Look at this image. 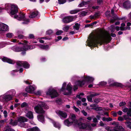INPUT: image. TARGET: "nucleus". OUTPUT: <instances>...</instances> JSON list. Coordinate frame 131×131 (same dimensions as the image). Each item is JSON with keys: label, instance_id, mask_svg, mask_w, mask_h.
<instances>
[{"label": "nucleus", "instance_id": "1", "mask_svg": "<svg viewBox=\"0 0 131 131\" xmlns=\"http://www.w3.org/2000/svg\"><path fill=\"white\" fill-rule=\"evenodd\" d=\"M111 37L108 34L102 33L97 35L92 41L91 39V46L100 42H108L111 40Z\"/></svg>", "mask_w": 131, "mask_h": 131}, {"label": "nucleus", "instance_id": "2", "mask_svg": "<svg viewBox=\"0 0 131 131\" xmlns=\"http://www.w3.org/2000/svg\"><path fill=\"white\" fill-rule=\"evenodd\" d=\"M5 9L8 10L10 8V14L14 15L18 12V7L16 5L14 4H7L5 5Z\"/></svg>", "mask_w": 131, "mask_h": 131}, {"label": "nucleus", "instance_id": "3", "mask_svg": "<svg viewBox=\"0 0 131 131\" xmlns=\"http://www.w3.org/2000/svg\"><path fill=\"white\" fill-rule=\"evenodd\" d=\"M90 79V78L89 77H86L84 79V80L82 81H78L75 82L73 88V90L74 91L77 90L78 88V86L81 87L85 84V82H88Z\"/></svg>", "mask_w": 131, "mask_h": 131}, {"label": "nucleus", "instance_id": "4", "mask_svg": "<svg viewBox=\"0 0 131 131\" xmlns=\"http://www.w3.org/2000/svg\"><path fill=\"white\" fill-rule=\"evenodd\" d=\"M47 95H50L52 98L55 97L58 95L57 92L53 89L49 90L47 92Z\"/></svg>", "mask_w": 131, "mask_h": 131}, {"label": "nucleus", "instance_id": "5", "mask_svg": "<svg viewBox=\"0 0 131 131\" xmlns=\"http://www.w3.org/2000/svg\"><path fill=\"white\" fill-rule=\"evenodd\" d=\"M69 120L72 122L73 125H77L78 121L76 119V117L75 114L73 113H71L69 118Z\"/></svg>", "mask_w": 131, "mask_h": 131}, {"label": "nucleus", "instance_id": "6", "mask_svg": "<svg viewBox=\"0 0 131 131\" xmlns=\"http://www.w3.org/2000/svg\"><path fill=\"white\" fill-rule=\"evenodd\" d=\"M17 65L18 66H23L24 68L28 69L30 66V65L26 61H19L17 62Z\"/></svg>", "mask_w": 131, "mask_h": 131}, {"label": "nucleus", "instance_id": "7", "mask_svg": "<svg viewBox=\"0 0 131 131\" xmlns=\"http://www.w3.org/2000/svg\"><path fill=\"white\" fill-rule=\"evenodd\" d=\"M15 18H17L19 20H23L25 21L23 23V24H27L29 22V21L28 19H26L25 18V16L23 14L20 15L19 17H18V16L17 15H15L14 16Z\"/></svg>", "mask_w": 131, "mask_h": 131}, {"label": "nucleus", "instance_id": "8", "mask_svg": "<svg viewBox=\"0 0 131 131\" xmlns=\"http://www.w3.org/2000/svg\"><path fill=\"white\" fill-rule=\"evenodd\" d=\"M56 113L61 118L65 119L66 118L67 116V114L62 111L57 110L56 111Z\"/></svg>", "mask_w": 131, "mask_h": 131}, {"label": "nucleus", "instance_id": "9", "mask_svg": "<svg viewBox=\"0 0 131 131\" xmlns=\"http://www.w3.org/2000/svg\"><path fill=\"white\" fill-rule=\"evenodd\" d=\"M35 48V47L32 45L25 46L23 47L17 48H16L18 50L17 51H26L30 49H32Z\"/></svg>", "mask_w": 131, "mask_h": 131}, {"label": "nucleus", "instance_id": "10", "mask_svg": "<svg viewBox=\"0 0 131 131\" xmlns=\"http://www.w3.org/2000/svg\"><path fill=\"white\" fill-rule=\"evenodd\" d=\"M0 98L1 100L4 101H8L12 100V96L10 95L5 94L1 96Z\"/></svg>", "mask_w": 131, "mask_h": 131}, {"label": "nucleus", "instance_id": "11", "mask_svg": "<svg viewBox=\"0 0 131 131\" xmlns=\"http://www.w3.org/2000/svg\"><path fill=\"white\" fill-rule=\"evenodd\" d=\"M77 124L79 128L81 129H89L90 128L89 125L82 123L81 122H80L79 123L78 122Z\"/></svg>", "mask_w": 131, "mask_h": 131}, {"label": "nucleus", "instance_id": "12", "mask_svg": "<svg viewBox=\"0 0 131 131\" xmlns=\"http://www.w3.org/2000/svg\"><path fill=\"white\" fill-rule=\"evenodd\" d=\"M73 18L72 16H68L64 18L62 20L63 22L65 23H68L73 20Z\"/></svg>", "mask_w": 131, "mask_h": 131}, {"label": "nucleus", "instance_id": "13", "mask_svg": "<svg viewBox=\"0 0 131 131\" xmlns=\"http://www.w3.org/2000/svg\"><path fill=\"white\" fill-rule=\"evenodd\" d=\"M8 29V26L7 25L3 23L0 24V31H6Z\"/></svg>", "mask_w": 131, "mask_h": 131}, {"label": "nucleus", "instance_id": "14", "mask_svg": "<svg viewBox=\"0 0 131 131\" xmlns=\"http://www.w3.org/2000/svg\"><path fill=\"white\" fill-rule=\"evenodd\" d=\"M36 88V87L35 86H30L26 88V90L28 92L30 93L34 91Z\"/></svg>", "mask_w": 131, "mask_h": 131}, {"label": "nucleus", "instance_id": "15", "mask_svg": "<svg viewBox=\"0 0 131 131\" xmlns=\"http://www.w3.org/2000/svg\"><path fill=\"white\" fill-rule=\"evenodd\" d=\"M34 109L36 112L38 113H43L45 112L42 107H35Z\"/></svg>", "mask_w": 131, "mask_h": 131}, {"label": "nucleus", "instance_id": "16", "mask_svg": "<svg viewBox=\"0 0 131 131\" xmlns=\"http://www.w3.org/2000/svg\"><path fill=\"white\" fill-rule=\"evenodd\" d=\"M123 6L126 9L130 8V3L129 1H127L124 2L123 4Z\"/></svg>", "mask_w": 131, "mask_h": 131}, {"label": "nucleus", "instance_id": "17", "mask_svg": "<svg viewBox=\"0 0 131 131\" xmlns=\"http://www.w3.org/2000/svg\"><path fill=\"white\" fill-rule=\"evenodd\" d=\"M72 89V87L71 86L70 84L69 83L67 86L66 90L68 92V93H64V95H67L70 94L71 92V91Z\"/></svg>", "mask_w": 131, "mask_h": 131}, {"label": "nucleus", "instance_id": "18", "mask_svg": "<svg viewBox=\"0 0 131 131\" xmlns=\"http://www.w3.org/2000/svg\"><path fill=\"white\" fill-rule=\"evenodd\" d=\"M2 61L5 62H7L9 63L14 64L15 63V61L6 57H4L2 59Z\"/></svg>", "mask_w": 131, "mask_h": 131}, {"label": "nucleus", "instance_id": "19", "mask_svg": "<svg viewBox=\"0 0 131 131\" xmlns=\"http://www.w3.org/2000/svg\"><path fill=\"white\" fill-rule=\"evenodd\" d=\"M64 123L65 125L68 126L73 124L71 121L69 120L68 118L64 121Z\"/></svg>", "mask_w": 131, "mask_h": 131}, {"label": "nucleus", "instance_id": "20", "mask_svg": "<svg viewBox=\"0 0 131 131\" xmlns=\"http://www.w3.org/2000/svg\"><path fill=\"white\" fill-rule=\"evenodd\" d=\"M28 119L25 117H20L18 119V121L20 123L27 122Z\"/></svg>", "mask_w": 131, "mask_h": 131}, {"label": "nucleus", "instance_id": "21", "mask_svg": "<svg viewBox=\"0 0 131 131\" xmlns=\"http://www.w3.org/2000/svg\"><path fill=\"white\" fill-rule=\"evenodd\" d=\"M111 13L113 15V17L114 19H112L111 20V22L112 23H113L114 22V20H115L117 19L118 17L116 15H114V10L113 9H111Z\"/></svg>", "mask_w": 131, "mask_h": 131}, {"label": "nucleus", "instance_id": "22", "mask_svg": "<svg viewBox=\"0 0 131 131\" xmlns=\"http://www.w3.org/2000/svg\"><path fill=\"white\" fill-rule=\"evenodd\" d=\"M38 12L37 11H35L32 12L31 15L29 16L30 18H33L35 17L38 14Z\"/></svg>", "mask_w": 131, "mask_h": 131}, {"label": "nucleus", "instance_id": "23", "mask_svg": "<svg viewBox=\"0 0 131 131\" xmlns=\"http://www.w3.org/2000/svg\"><path fill=\"white\" fill-rule=\"evenodd\" d=\"M36 103H35L38 105H36L35 106H46V104L44 102H38L37 101H36Z\"/></svg>", "mask_w": 131, "mask_h": 131}, {"label": "nucleus", "instance_id": "24", "mask_svg": "<svg viewBox=\"0 0 131 131\" xmlns=\"http://www.w3.org/2000/svg\"><path fill=\"white\" fill-rule=\"evenodd\" d=\"M89 3V2L82 1V2L78 5V6L79 7H81L84 6H86V5L88 4Z\"/></svg>", "mask_w": 131, "mask_h": 131}, {"label": "nucleus", "instance_id": "25", "mask_svg": "<svg viewBox=\"0 0 131 131\" xmlns=\"http://www.w3.org/2000/svg\"><path fill=\"white\" fill-rule=\"evenodd\" d=\"M26 116L30 119H33V116L32 113L30 111H29L28 112L26 115Z\"/></svg>", "mask_w": 131, "mask_h": 131}, {"label": "nucleus", "instance_id": "26", "mask_svg": "<svg viewBox=\"0 0 131 131\" xmlns=\"http://www.w3.org/2000/svg\"><path fill=\"white\" fill-rule=\"evenodd\" d=\"M27 130L28 131H39V129L37 127L29 128Z\"/></svg>", "mask_w": 131, "mask_h": 131}, {"label": "nucleus", "instance_id": "27", "mask_svg": "<svg viewBox=\"0 0 131 131\" xmlns=\"http://www.w3.org/2000/svg\"><path fill=\"white\" fill-rule=\"evenodd\" d=\"M39 47L41 49L46 50L48 49L49 48V46L48 45H40L39 46Z\"/></svg>", "mask_w": 131, "mask_h": 131}, {"label": "nucleus", "instance_id": "28", "mask_svg": "<svg viewBox=\"0 0 131 131\" xmlns=\"http://www.w3.org/2000/svg\"><path fill=\"white\" fill-rule=\"evenodd\" d=\"M102 120L103 121H106L107 122H108L112 121L113 120V119L111 118L110 117L107 118L105 117H103L102 118Z\"/></svg>", "mask_w": 131, "mask_h": 131}, {"label": "nucleus", "instance_id": "29", "mask_svg": "<svg viewBox=\"0 0 131 131\" xmlns=\"http://www.w3.org/2000/svg\"><path fill=\"white\" fill-rule=\"evenodd\" d=\"M52 123L54 127L59 129L60 128V124L54 121Z\"/></svg>", "mask_w": 131, "mask_h": 131}, {"label": "nucleus", "instance_id": "30", "mask_svg": "<svg viewBox=\"0 0 131 131\" xmlns=\"http://www.w3.org/2000/svg\"><path fill=\"white\" fill-rule=\"evenodd\" d=\"M38 119L39 121L42 122L44 121V117L42 115H39L37 116Z\"/></svg>", "mask_w": 131, "mask_h": 131}, {"label": "nucleus", "instance_id": "31", "mask_svg": "<svg viewBox=\"0 0 131 131\" xmlns=\"http://www.w3.org/2000/svg\"><path fill=\"white\" fill-rule=\"evenodd\" d=\"M86 45L90 47V34L89 35L87 41L86 42Z\"/></svg>", "mask_w": 131, "mask_h": 131}, {"label": "nucleus", "instance_id": "32", "mask_svg": "<svg viewBox=\"0 0 131 131\" xmlns=\"http://www.w3.org/2000/svg\"><path fill=\"white\" fill-rule=\"evenodd\" d=\"M125 24L124 23H122L121 24V26L120 27V30H124L127 29L126 27H124Z\"/></svg>", "mask_w": 131, "mask_h": 131}, {"label": "nucleus", "instance_id": "33", "mask_svg": "<svg viewBox=\"0 0 131 131\" xmlns=\"http://www.w3.org/2000/svg\"><path fill=\"white\" fill-rule=\"evenodd\" d=\"M80 11L79 9H75L73 10L70 11V13L71 14L76 13Z\"/></svg>", "mask_w": 131, "mask_h": 131}, {"label": "nucleus", "instance_id": "34", "mask_svg": "<svg viewBox=\"0 0 131 131\" xmlns=\"http://www.w3.org/2000/svg\"><path fill=\"white\" fill-rule=\"evenodd\" d=\"M114 128V129L117 130V131H119L122 128V127L121 126H119L118 125L116 126V127Z\"/></svg>", "mask_w": 131, "mask_h": 131}, {"label": "nucleus", "instance_id": "35", "mask_svg": "<svg viewBox=\"0 0 131 131\" xmlns=\"http://www.w3.org/2000/svg\"><path fill=\"white\" fill-rule=\"evenodd\" d=\"M93 109L95 110L96 111H102V110L103 108L102 107H94Z\"/></svg>", "mask_w": 131, "mask_h": 131}, {"label": "nucleus", "instance_id": "36", "mask_svg": "<svg viewBox=\"0 0 131 131\" xmlns=\"http://www.w3.org/2000/svg\"><path fill=\"white\" fill-rule=\"evenodd\" d=\"M12 120L11 119V121L10 122L9 124L12 125L13 126H15L17 124V121H15L14 122H12Z\"/></svg>", "mask_w": 131, "mask_h": 131}, {"label": "nucleus", "instance_id": "37", "mask_svg": "<svg viewBox=\"0 0 131 131\" xmlns=\"http://www.w3.org/2000/svg\"><path fill=\"white\" fill-rule=\"evenodd\" d=\"M6 36L7 37L9 38H10L12 37L13 35V34L11 33H9L7 34L6 35Z\"/></svg>", "mask_w": 131, "mask_h": 131}, {"label": "nucleus", "instance_id": "38", "mask_svg": "<svg viewBox=\"0 0 131 131\" xmlns=\"http://www.w3.org/2000/svg\"><path fill=\"white\" fill-rule=\"evenodd\" d=\"M106 129L107 131H117L116 130L114 129V128L113 129H112V128L107 127L106 128Z\"/></svg>", "mask_w": 131, "mask_h": 131}, {"label": "nucleus", "instance_id": "39", "mask_svg": "<svg viewBox=\"0 0 131 131\" xmlns=\"http://www.w3.org/2000/svg\"><path fill=\"white\" fill-rule=\"evenodd\" d=\"M58 1L59 4H63L66 2V0H58Z\"/></svg>", "mask_w": 131, "mask_h": 131}, {"label": "nucleus", "instance_id": "40", "mask_svg": "<svg viewBox=\"0 0 131 131\" xmlns=\"http://www.w3.org/2000/svg\"><path fill=\"white\" fill-rule=\"evenodd\" d=\"M69 26H66L64 27L63 29V30L65 31H67L69 30Z\"/></svg>", "mask_w": 131, "mask_h": 131}, {"label": "nucleus", "instance_id": "41", "mask_svg": "<svg viewBox=\"0 0 131 131\" xmlns=\"http://www.w3.org/2000/svg\"><path fill=\"white\" fill-rule=\"evenodd\" d=\"M79 26L78 23H76L74 26V28L75 29L78 30L79 29Z\"/></svg>", "mask_w": 131, "mask_h": 131}, {"label": "nucleus", "instance_id": "42", "mask_svg": "<svg viewBox=\"0 0 131 131\" xmlns=\"http://www.w3.org/2000/svg\"><path fill=\"white\" fill-rule=\"evenodd\" d=\"M125 123L127 124V126L129 127L130 128H131V122H125Z\"/></svg>", "mask_w": 131, "mask_h": 131}, {"label": "nucleus", "instance_id": "43", "mask_svg": "<svg viewBox=\"0 0 131 131\" xmlns=\"http://www.w3.org/2000/svg\"><path fill=\"white\" fill-rule=\"evenodd\" d=\"M66 85V84L65 83H63L61 89V90L62 91H63L65 90V88Z\"/></svg>", "mask_w": 131, "mask_h": 131}, {"label": "nucleus", "instance_id": "44", "mask_svg": "<svg viewBox=\"0 0 131 131\" xmlns=\"http://www.w3.org/2000/svg\"><path fill=\"white\" fill-rule=\"evenodd\" d=\"M86 14L87 13L86 12H82L81 13L80 15L81 16H84L86 15Z\"/></svg>", "mask_w": 131, "mask_h": 131}, {"label": "nucleus", "instance_id": "45", "mask_svg": "<svg viewBox=\"0 0 131 131\" xmlns=\"http://www.w3.org/2000/svg\"><path fill=\"white\" fill-rule=\"evenodd\" d=\"M112 115L114 117H116L117 116V113L115 112H114L113 111L111 112Z\"/></svg>", "mask_w": 131, "mask_h": 131}, {"label": "nucleus", "instance_id": "46", "mask_svg": "<svg viewBox=\"0 0 131 131\" xmlns=\"http://www.w3.org/2000/svg\"><path fill=\"white\" fill-rule=\"evenodd\" d=\"M111 27L112 28V29L111 31L112 32H114L115 29V27L114 26V25H112L111 26Z\"/></svg>", "mask_w": 131, "mask_h": 131}, {"label": "nucleus", "instance_id": "47", "mask_svg": "<svg viewBox=\"0 0 131 131\" xmlns=\"http://www.w3.org/2000/svg\"><path fill=\"white\" fill-rule=\"evenodd\" d=\"M122 111L124 112H127L128 111L129 109L127 107H125L124 108H123L122 107Z\"/></svg>", "mask_w": 131, "mask_h": 131}, {"label": "nucleus", "instance_id": "48", "mask_svg": "<svg viewBox=\"0 0 131 131\" xmlns=\"http://www.w3.org/2000/svg\"><path fill=\"white\" fill-rule=\"evenodd\" d=\"M28 106L26 102H24L22 103L21 105V106Z\"/></svg>", "mask_w": 131, "mask_h": 131}, {"label": "nucleus", "instance_id": "49", "mask_svg": "<svg viewBox=\"0 0 131 131\" xmlns=\"http://www.w3.org/2000/svg\"><path fill=\"white\" fill-rule=\"evenodd\" d=\"M118 120L119 121H124V119L122 116H119L118 118Z\"/></svg>", "mask_w": 131, "mask_h": 131}, {"label": "nucleus", "instance_id": "50", "mask_svg": "<svg viewBox=\"0 0 131 131\" xmlns=\"http://www.w3.org/2000/svg\"><path fill=\"white\" fill-rule=\"evenodd\" d=\"M46 33L47 34L50 35L53 33V31L52 30H49L47 31Z\"/></svg>", "mask_w": 131, "mask_h": 131}, {"label": "nucleus", "instance_id": "51", "mask_svg": "<svg viewBox=\"0 0 131 131\" xmlns=\"http://www.w3.org/2000/svg\"><path fill=\"white\" fill-rule=\"evenodd\" d=\"M63 32L62 30H59L56 33V34L57 35H59L61 34Z\"/></svg>", "mask_w": 131, "mask_h": 131}, {"label": "nucleus", "instance_id": "52", "mask_svg": "<svg viewBox=\"0 0 131 131\" xmlns=\"http://www.w3.org/2000/svg\"><path fill=\"white\" fill-rule=\"evenodd\" d=\"M126 104V103L125 102H121L119 104L120 106H122L125 105Z\"/></svg>", "mask_w": 131, "mask_h": 131}, {"label": "nucleus", "instance_id": "53", "mask_svg": "<svg viewBox=\"0 0 131 131\" xmlns=\"http://www.w3.org/2000/svg\"><path fill=\"white\" fill-rule=\"evenodd\" d=\"M106 84V83L104 81L101 82L100 83V84L102 86L105 85Z\"/></svg>", "mask_w": 131, "mask_h": 131}, {"label": "nucleus", "instance_id": "54", "mask_svg": "<svg viewBox=\"0 0 131 131\" xmlns=\"http://www.w3.org/2000/svg\"><path fill=\"white\" fill-rule=\"evenodd\" d=\"M18 38L20 39H24V37L22 35H19L18 36Z\"/></svg>", "mask_w": 131, "mask_h": 131}, {"label": "nucleus", "instance_id": "55", "mask_svg": "<svg viewBox=\"0 0 131 131\" xmlns=\"http://www.w3.org/2000/svg\"><path fill=\"white\" fill-rule=\"evenodd\" d=\"M93 122L95 123H98V122L97 118L95 117L94 118H93Z\"/></svg>", "mask_w": 131, "mask_h": 131}, {"label": "nucleus", "instance_id": "56", "mask_svg": "<svg viewBox=\"0 0 131 131\" xmlns=\"http://www.w3.org/2000/svg\"><path fill=\"white\" fill-rule=\"evenodd\" d=\"M34 36L33 35L30 34L29 35L28 38H34Z\"/></svg>", "mask_w": 131, "mask_h": 131}, {"label": "nucleus", "instance_id": "57", "mask_svg": "<svg viewBox=\"0 0 131 131\" xmlns=\"http://www.w3.org/2000/svg\"><path fill=\"white\" fill-rule=\"evenodd\" d=\"M74 110L76 112H78L80 111V110L76 107H73Z\"/></svg>", "mask_w": 131, "mask_h": 131}, {"label": "nucleus", "instance_id": "58", "mask_svg": "<svg viewBox=\"0 0 131 131\" xmlns=\"http://www.w3.org/2000/svg\"><path fill=\"white\" fill-rule=\"evenodd\" d=\"M3 113L4 114V116L5 117H6L7 116V113L6 111H4Z\"/></svg>", "mask_w": 131, "mask_h": 131}, {"label": "nucleus", "instance_id": "59", "mask_svg": "<svg viewBox=\"0 0 131 131\" xmlns=\"http://www.w3.org/2000/svg\"><path fill=\"white\" fill-rule=\"evenodd\" d=\"M117 114L119 115H121L122 114V111H119L117 112Z\"/></svg>", "mask_w": 131, "mask_h": 131}, {"label": "nucleus", "instance_id": "60", "mask_svg": "<svg viewBox=\"0 0 131 131\" xmlns=\"http://www.w3.org/2000/svg\"><path fill=\"white\" fill-rule=\"evenodd\" d=\"M82 112L83 114L85 116H86L87 115V113L84 110H83L82 111Z\"/></svg>", "mask_w": 131, "mask_h": 131}, {"label": "nucleus", "instance_id": "61", "mask_svg": "<svg viewBox=\"0 0 131 131\" xmlns=\"http://www.w3.org/2000/svg\"><path fill=\"white\" fill-rule=\"evenodd\" d=\"M100 123V125L102 127L104 126V125L102 121H101Z\"/></svg>", "mask_w": 131, "mask_h": 131}, {"label": "nucleus", "instance_id": "62", "mask_svg": "<svg viewBox=\"0 0 131 131\" xmlns=\"http://www.w3.org/2000/svg\"><path fill=\"white\" fill-rule=\"evenodd\" d=\"M118 123L114 122L113 123H112L111 124L112 125H116V126H117L118 125Z\"/></svg>", "mask_w": 131, "mask_h": 131}, {"label": "nucleus", "instance_id": "63", "mask_svg": "<svg viewBox=\"0 0 131 131\" xmlns=\"http://www.w3.org/2000/svg\"><path fill=\"white\" fill-rule=\"evenodd\" d=\"M123 116L124 118L125 119V120H127V118L128 117L127 115H123Z\"/></svg>", "mask_w": 131, "mask_h": 131}, {"label": "nucleus", "instance_id": "64", "mask_svg": "<svg viewBox=\"0 0 131 131\" xmlns=\"http://www.w3.org/2000/svg\"><path fill=\"white\" fill-rule=\"evenodd\" d=\"M115 29H116L117 31H118L119 30H120V27H119L117 26H116V27H115Z\"/></svg>", "mask_w": 131, "mask_h": 131}]
</instances>
